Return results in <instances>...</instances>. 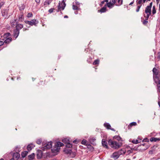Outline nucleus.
Returning a JSON list of instances; mask_svg holds the SVG:
<instances>
[{"label":"nucleus","instance_id":"nucleus-15","mask_svg":"<svg viewBox=\"0 0 160 160\" xmlns=\"http://www.w3.org/2000/svg\"><path fill=\"white\" fill-rule=\"evenodd\" d=\"M107 10V7L105 6V5L104 6L100 9L98 10V12H99L101 13H104L106 12Z\"/></svg>","mask_w":160,"mask_h":160},{"label":"nucleus","instance_id":"nucleus-32","mask_svg":"<svg viewBox=\"0 0 160 160\" xmlns=\"http://www.w3.org/2000/svg\"><path fill=\"white\" fill-rule=\"evenodd\" d=\"M76 151L75 152H73L72 153H71L70 155H71V157L72 158H73L75 157L76 155V152H77V148H75Z\"/></svg>","mask_w":160,"mask_h":160},{"label":"nucleus","instance_id":"nucleus-8","mask_svg":"<svg viewBox=\"0 0 160 160\" xmlns=\"http://www.w3.org/2000/svg\"><path fill=\"white\" fill-rule=\"evenodd\" d=\"M10 154L12 155V158L10 160H17L20 157V154L18 152H13L12 151L10 152Z\"/></svg>","mask_w":160,"mask_h":160},{"label":"nucleus","instance_id":"nucleus-22","mask_svg":"<svg viewBox=\"0 0 160 160\" xmlns=\"http://www.w3.org/2000/svg\"><path fill=\"white\" fill-rule=\"evenodd\" d=\"M19 20L20 22H22L24 19L23 14L22 12H21L20 14L18 16Z\"/></svg>","mask_w":160,"mask_h":160},{"label":"nucleus","instance_id":"nucleus-9","mask_svg":"<svg viewBox=\"0 0 160 160\" xmlns=\"http://www.w3.org/2000/svg\"><path fill=\"white\" fill-rule=\"evenodd\" d=\"M159 146L158 144H155L151 148V150L148 152V154L152 155L154 153V152L156 151V148Z\"/></svg>","mask_w":160,"mask_h":160},{"label":"nucleus","instance_id":"nucleus-6","mask_svg":"<svg viewBox=\"0 0 160 160\" xmlns=\"http://www.w3.org/2000/svg\"><path fill=\"white\" fill-rule=\"evenodd\" d=\"M24 22L26 24H28L30 26L34 25L35 26H37V24L39 22L38 20L34 19H32L31 21L25 20Z\"/></svg>","mask_w":160,"mask_h":160},{"label":"nucleus","instance_id":"nucleus-45","mask_svg":"<svg viewBox=\"0 0 160 160\" xmlns=\"http://www.w3.org/2000/svg\"><path fill=\"white\" fill-rule=\"evenodd\" d=\"M132 142L133 143L137 144L138 143H139L140 142V141H138L137 139L135 140L133 139L132 140Z\"/></svg>","mask_w":160,"mask_h":160},{"label":"nucleus","instance_id":"nucleus-21","mask_svg":"<svg viewBox=\"0 0 160 160\" xmlns=\"http://www.w3.org/2000/svg\"><path fill=\"white\" fill-rule=\"evenodd\" d=\"M145 13H146L151 14V8L147 6L145 8Z\"/></svg>","mask_w":160,"mask_h":160},{"label":"nucleus","instance_id":"nucleus-53","mask_svg":"<svg viewBox=\"0 0 160 160\" xmlns=\"http://www.w3.org/2000/svg\"><path fill=\"white\" fill-rule=\"evenodd\" d=\"M55 9V8H51L48 10V12L50 13H52L53 12V10Z\"/></svg>","mask_w":160,"mask_h":160},{"label":"nucleus","instance_id":"nucleus-38","mask_svg":"<svg viewBox=\"0 0 160 160\" xmlns=\"http://www.w3.org/2000/svg\"><path fill=\"white\" fill-rule=\"evenodd\" d=\"M81 143L82 144L86 145V146H87V145L88 144V143H87V140L85 139L82 140Z\"/></svg>","mask_w":160,"mask_h":160},{"label":"nucleus","instance_id":"nucleus-28","mask_svg":"<svg viewBox=\"0 0 160 160\" xmlns=\"http://www.w3.org/2000/svg\"><path fill=\"white\" fill-rule=\"evenodd\" d=\"M141 21L142 23V24L145 26H147V24L148 23V20L144 19V18L141 17Z\"/></svg>","mask_w":160,"mask_h":160},{"label":"nucleus","instance_id":"nucleus-52","mask_svg":"<svg viewBox=\"0 0 160 160\" xmlns=\"http://www.w3.org/2000/svg\"><path fill=\"white\" fill-rule=\"evenodd\" d=\"M33 14L32 12L28 13L27 15V17L28 18L32 17Z\"/></svg>","mask_w":160,"mask_h":160},{"label":"nucleus","instance_id":"nucleus-47","mask_svg":"<svg viewBox=\"0 0 160 160\" xmlns=\"http://www.w3.org/2000/svg\"><path fill=\"white\" fill-rule=\"evenodd\" d=\"M63 152L66 154H68L70 153L69 149H67L66 148H64L63 150Z\"/></svg>","mask_w":160,"mask_h":160},{"label":"nucleus","instance_id":"nucleus-48","mask_svg":"<svg viewBox=\"0 0 160 160\" xmlns=\"http://www.w3.org/2000/svg\"><path fill=\"white\" fill-rule=\"evenodd\" d=\"M141 6L142 5H138V6H137V8L136 10L137 12H138L139 11L140 9V8Z\"/></svg>","mask_w":160,"mask_h":160},{"label":"nucleus","instance_id":"nucleus-12","mask_svg":"<svg viewBox=\"0 0 160 160\" xmlns=\"http://www.w3.org/2000/svg\"><path fill=\"white\" fill-rule=\"evenodd\" d=\"M19 31L17 29H14L13 30V36L15 39H16L19 35Z\"/></svg>","mask_w":160,"mask_h":160},{"label":"nucleus","instance_id":"nucleus-59","mask_svg":"<svg viewBox=\"0 0 160 160\" xmlns=\"http://www.w3.org/2000/svg\"><path fill=\"white\" fill-rule=\"evenodd\" d=\"M92 59H90L88 58L87 60V62L89 63H91L92 62Z\"/></svg>","mask_w":160,"mask_h":160},{"label":"nucleus","instance_id":"nucleus-44","mask_svg":"<svg viewBox=\"0 0 160 160\" xmlns=\"http://www.w3.org/2000/svg\"><path fill=\"white\" fill-rule=\"evenodd\" d=\"M142 2L143 3V0H137L136 3H137V5L138 6V5H142L141 3Z\"/></svg>","mask_w":160,"mask_h":160},{"label":"nucleus","instance_id":"nucleus-41","mask_svg":"<svg viewBox=\"0 0 160 160\" xmlns=\"http://www.w3.org/2000/svg\"><path fill=\"white\" fill-rule=\"evenodd\" d=\"M72 144L70 142H69L68 143L66 144L65 145V148H72Z\"/></svg>","mask_w":160,"mask_h":160},{"label":"nucleus","instance_id":"nucleus-42","mask_svg":"<svg viewBox=\"0 0 160 160\" xmlns=\"http://www.w3.org/2000/svg\"><path fill=\"white\" fill-rule=\"evenodd\" d=\"M100 60L98 59L95 60L93 62V65H98L99 64Z\"/></svg>","mask_w":160,"mask_h":160},{"label":"nucleus","instance_id":"nucleus-50","mask_svg":"<svg viewBox=\"0 0 160 160\" xmlns=\"http://www.w3.org/2000/svg\"><path fill=\"white\" fill-rule=\"evenodd\" d=\"M149 141L150 140H149V139L148 138H145L142 140V142H149Z\"/></svg>","mask_w":160,"mask_h":160},{"label":"nucleus","instance_id":"nucleus-63","mask_svg":"<svg viewBox=\"0 0 160 160\" xmlns=\"http://www.w3.org/2000/svg\"><path fill=\"white\" fill-rule=\"evenodd\" d=\"M116 0H110V1L113 4H116Z\"/></svg>","mask_w":160,"mask_h":160},{"label":"nucleus","instance_id":"nucleus-19","mask_svg":"<svg viewBox=\"0 0 160 160\" xmlns=\"http://www.w3.org/2000/svg\"><path fill=\"white\" fill-rule=\"evenodd\" d=\"M115 139H116L118 141H123L122 139L119 135H116L113 137V139L114 140Z\"/></svg>","mask_w":160,"mask_h":160},{"label":"nucleus","instance_id":"nucleus-39","mask_svg":"<svg viewBox=\"0 0 160 160\" xmlns=\"http://www.w3.org/2000/svg\"><path fill=\"white\" fill-rule=\"evenodd\" d=\"M11 36V34L10 32H7L4 34L3 37L4 38H8Z\"/></svg>","mask_w":160,"mask_h":160},{"label":"nucleus","instance_id":"nucleus-25","mask_svg":"<svg viewBox=\"0 0 160 160\" xmlns=\"http://www.w3.org/2000/svg\"><path fill=\"white\" fill-rule=\"evenodd\" d=\"M62 141L65 144L68 143L69 142H70V141L69 140V138H64L63 139Z\"/></svg>","mask_w":160,"mask_h":160},{"label":"nucleus","instance_id":"nucleus-43","mask_svg":"<svg viewBox=\"0 0 160 160\" xmlns=\"http://www.w3.org/2000/svg\"><path fill=\"white\" fill-rule=\"evenodd\" d=\"M157 91L158 92H159L160 93V80L159 81V82L157 84Z\"/></svg>","mask_w":160,"mask_h":160},{"label":"nucleus","instance_id":"nucleus-1","mask_svg":"<svg viewBox=\"0 0 160 160\" xmlns=\"http://www.w3.org/2000/svg\"><path fill=\"white\" fill-rule=\"evenodd\" d=\"M60 148L56 147L54 145V148H52L51 149V152H47L46 153V158H47L48 157L51 158L53 156L57 155L59 151ZM44 158H45V157Z\"/></svg>","mask_w":160,"mask_h":160},{"label":"nucleus","instance_id":"nucleus-54","mask_svg":"<svg viewBox=\"0 0 160 160\" xmlns=\"http://www.w3.org/2000/svg\"><path fill=\"white\" fill-rule=\"evenodd\" d=\"M88 57V58L90 59H93L94 58V55L92 54H91V55H89Z\"/></svg>","mask_w":160,"mask_h":160},{"label":"nucleus","instance_id":"nucleus-31","mask_svg":"<svg viewBox=\"0 0 160 160\" xmlns=\"http://www.w3.org/2000/svg\"><path fill=\"white\" fill-rule=\"evenodd\" d=\"M28 153V152L27 151H24L22 152L21 153V155L22 158L25 157Z\"/></svg>","mask_w":160,"mask_h":160},{"label":"nucleus","instance_id":"nucleus-24","mask_svg":"<svg viewBox=\"0 0 160 160\" xmlns=\"http://www.w3.org/2000/svg\"><path fill=\"white\" fill-rule=\"evenodd\" d=\"M35 154L34 153H32L31 154L28 156V160H32L35 158Z\"/></svg>","mask_w":160,"mask_h":160},{"label":"nucleus","instance_id":"nucleus-64","mask_svg":"<svg viewBox=\"0 0 160 160\" xmlns=\"http://www.w3.org/2000/svg\"><path fill=\"white\" fill-rule=\"evenodd\" d=\"M75 2L76 5H79L80 4V3L79 2H78L76 0L75 1Z\"/></svg>","mask_w":160,"mask_h":160},{"label":"nucleus","instance_id":"nucleus-23","mask_svg":"<svg viewBox=\"0 0 160 160\" xmlns=\"http://www.w3.org/2000/svg\"><path fill=\"white\" fill-rule=\"evenodd\" d=\"M114 4H113L110 1L109 2L105 4V6L106 7L107 6L108 8H112L114 5Z\"/></svg>","mask_w":160,"mask_h":160},{"label":"nucleus","instance_id":"nucleus-51","mask_svg":"<svg viewBox=\"0 0 160 160\" xmlns=\"http://www.w3.org/2000/svg\"><path fill=\"white\" fill-rule=\"evenodd\" d=\"M42 141L41 139H38L37 140L36 142L37 144L38 145H40L41 144Z\"/></svg>","mask_w":160,"mask_h":160},{"label":"nucleus","instance_id":"nucleus-10","mask_svg":"<svg viewBox=\"0 0 160 160\" xmlns=\"http://www.w3.org/2000/svg\"><path fill=\"white\" fill-rule=\"evenodd\" d=\"M37 157L38 159H41L42 158L43 152L41 150L38 149L37 151Z\"/></svg>","mask_w":160,"mask_h":160},{"label":"nucleus","instance_id":"nucleus-2","mask_svg":"<svg viewBox=\"0 0 160 160\" xmlns=\"http://www.w3.org/2000/svg\"><path fill=\"white\" fill-rule=\"evenodd\" d=\"M126 152L125 148H122L118 152H113L111 156V158H113L115 160L117 159L120 155L124 154Z\"/></svg>","mask_w":160,"mask_h":160},{"label":"nucleus","instance_id":"nucleus-37","mask_svg":"<svg viewBox=\"0 0 160 160\" xmlns=\"http://www.w3.org/2000/svg\"><path fill=\"white\" fill-rule=\"evenodd\" d=\"M130 149L132 150H134L136 151H140L141 148H140V146H138L137 148L135 147L134 148H130Z\"/></svg>","mask_w":160,"mask_h":160},{"label":"nucleus","instance_id":"nucleus-20","mask_svg":"<svg viewBox=\"0 0 160 160\" xmlns=\"http://www.w3.org/2000/svg\"><path fill=\"white\" fill-rule=\"evenodd\" d=\"M96 140V139L95 138H92L89 139V141L91 144H92L94 146H95L96 145V143L95 142Z\"/></svg>","mask_w":160,"mask_h":160},{"label":"nucleus","instance_id":"nucleus-36","mask_svg":"<svg viewBox=\"0 0 160 160\" xmlns=\"http://www.w3.org/2000/svg\"><path fill=\"white\" fill-rule=\"evenodd\" d=\"M53 0H46L44 3V5H49Z\"/></svg>","mask_w":160,"mask_h":160},{"label":"nucleus","instance_id":"nucleus-34","mask_svg":"<svg viewBox=\"0 0 160 160\" xmlns=\"http://www.w3.org/2000/svg\"><path fill=\"white\" fill-rule=\"evenodd\" d=\"M103 125L108 129H109L111 127V125L108 123H105Z\"/></svg>","mask_w":160,"mask_h":160},{"label":"nucleus","instance_id":"nucleus-30","mask_svg":"<svg viewBox=\"0 0 160 160\" xmlns=\"http://www.w3.org/2000/svg\"><path fill=\"white\" fill-rule=\"evenodd\" d=\"M150 146L149 145V144H146L145 145V148H141V150H140V152H144V151L146 150L147 149H148L149 147Z\"/></svg>","mask_w":160,"mask_h":160},{"label":"nucleus","instance_id":"nucleus-4","mask_svg":"<svg viewBox=\"0 0 160 160\" xmlns=\"http://www.w3.org/2000/svg\"><path fill=\"white\" fill-rule=\"evenodd\" d=\"M53 142L52 141L48 142L46 143H45L44 142H42V145L44 146V147H41V149L43 151H44L46 149H48L52 148V144Z\"/></svg>","mask_w":160,"mask_h":160},{"label":"nucleus","instance_id":"nucleus-46","mask_svg":"<svg viewBox=\"0 0 160 160\" xmlns=\"http://www.w3.org/2000/svg\"><path fill=\"white\" fill-rule=\"evenodd\" d=\"M152 14L153 15H154L156 13V8L155 5L153 6L152 7Z\"/></svg>","mask_w":160,"mask_h":160},{"label":"nucleus","instance_id":"nucleus-55","mask_svg":"<svg viewBox=\"0 0 160 160\" xmlns=\"http://www.w3.org/2000/svg\"><path fill=\"white\" fill-rule=\"evenodd\" d=\"M25 8V6H22L19 7V10L20 11H22Z\"/></svg>","mask_w":160,"mask_h":160},{"label":"nucleus","instance_id":"nucleus-61","mask_svg":"<svg viewBox=\"0 0 160 160\" xmlns=\"http://www.w3.org/2000/svg\"><path fill=\"white\" fill-rule=\"evenodd\" d=\"M79 142V141L76 139L73 141V142L75 144H78Z\"/></svg>","mask_w":160,"mask_h":160},{"label":"nucleus","instance_id":"nucleus-17","mask_svg":"<svg viewBox=\"0 0 160 160\" xmlns=\"http://www.w3.org/2000/svg\"><path fill=\"white\" fill-rule=\"evenodd\" d=\"M150 141L151 142H157L160 141V138L151 137L150 139Z\"/></svg>","mask_w":160,"mask_h":160},{"label":"nucleus","instance_id":"nucleus-33","mask_svg":"<svg viewBox=\"0 0 160 160\" xmlns=\"http://www.w3.org/2000/svg\"><path fill=\"white\" fill-rule=\"evenodd\" d=\"M45 84V83L43 81H41L39 82H38L37 86L40 87L41 86H43Z\"/></svg>","mask_w":160,"mask_h":160},{"label":"nucleus","instance_id":"nucleus-14","mask_svg":"<svg viewBox=\"0 0 160 160\" xmlns=\"http://www.w3.org/2000/svg\"><path fill=\"white\" fill-rule=\"evenodd\" d=\"M102 146L107 149H108L109 147L108 145V143L106 140L104 139H102Z\"/></svg>","mask_w":160,"mask_h":160},{"label":"nucleus","instance_id":"nucleus-27","mask_svg":"<svg viewBox=\"0 0 160 160\" xmlns=\"http://www.w3.org/2000/svg\"><path fill=\"white\" fill-rule=\"evenodd\" d=\"M87 148L89 149L90 151L92 152L94 151V148L90 144H88L87 145Z\"/></svg>","mask_w":160,"mask_h":160},{"label":"nucleus","instance_id":"nucleus-18","mask_svg":"<svg viewBox=\"0 0 160 160\" xmlns=\"http://www.w3.org/2000/svg\"><path fill=\"white\" fill-rule=\"evenodd\" d=\"M54 145L56 147H57L58 148H60V147L63 146L64 145V144L63 143L59 141L57 142H55Z\"/></svg>","mask_w":160,"mask_h":160},{"label":"nucleus","instance_id":"nucleus-7","mask_svg":"<svg viewBox=\"0 0 160 160\" xmlns=\"http://www.w3.org/2000/svg\"><path fill=\"white\" fill-rule=\"evenodd\" d=\"M9 11V9L8 8L2 9L1 11L2 16L4 17L5 18H8L10 16V15L8 16Z\"/></svg>","mask_w":160,"mask_h":160},{"label":"nucleus","instance_id":"nucleus-5","mask_svg":"<svg viewBox=\"0 0 160 160\" xmlns=\"http://www.w3.org/2000/svg\"><path fill=\"white\" fill-rule=\"evenodd\" d=\"M153 72V78L154 82L156 83H158V81L155 80V78H158V75L159 74V72H160L159 70H158V69L155 67L153 68L152 70Z\"/></svg>","mask_w":160,"mask_h":160},{"label":"nucleus","instance_id":"nucleus-60","mask_svg":"<svg viewBox=\"0 0 160 160\" xmlns=\"http://www.w3.org/2000/svg\"><path fill=\"white\" fill-rule=\"evenodd\" d=\"M14 151L16 152H20L19 149L18 148V147L17 146L16 147L15 149L14 150Z\"/></svg>","mask_w":160,"mask_h":160},{"label":"nucleus","instance_id":"nucleus-3","mask_svg":"<svg viewBox=\"0 0 160 160\" xmlns=\"http://www.w3.org/2000/svg\"><path fill=\"white\" fill-rule=\"evenodd\" d=\"M109 145L112 148L116 149L120 148L118 143L117 141H113L111 139H109L108 141Z\"/></svg>","mask_w":160,"mask_h":160},{"label":"nucleus","instance_id":"nucleus-11","mask_svg":"<svg viewBox=\"0 0 160 160\" xmlns=\"http://www.w3.org/2000/svg\"><path fill=\"white\" fill-rule=\"evenodd\" d=\"M64 6H60V2H59L58 3V5L57 6L58 9L56 10V12H58L60 11H61V10H63L65 8L66 6V4H64Z\"/></svg>","mask_w":160,"mask_h":160},{"label":"nucleus","instance_id":"nucleus-29","mask_svg":"<svg viewBox=\"0 0 160 160\" xmlns=\"http://www.w3.org/2000/svg\"><path fill=\"white\" fill-rule=\"evenodd\" d=\"M6 40L4 42V43L7 44H8L12 41V38L11 37L5 38Z\"/></svg>","mask_w":160,"mask_h":160},{"label":"nucleus","instance_id":"nucleus-49","mask_svg":"<svg viewBox=\"0 0 160 160\" xmlns=\"http://www.w3.org/2000/svg\"><path fill=\"white\" fill-rule=\"evenodd\" d=\"M72 9L74 10H78L79 9V8L76 5L73 4L72 5Z\"/></svg>","mask_w":160,"mask_h":160},{"label":"nucleus","instance_id":"nucleus-13","mask_svg":"<svg viewBox=\"0 0 160 160\" xmlns=\"http://www.w3.org/2000/svg\"><path fill=\"white\" fill-rule=\"evenodd\" d=\"M35 147V145H34L32 143H31L27 146V149L28 150V152H30L31 151L32 148H33Z\"/></svg>","mask_w":160,"mask_h":160},{"label":"nucleus","instance_id":"nucleus-26","mask_svg":"<svg viewBox=\"0 0 160 160\" xmlns=\"http://www.w3.org/2000/svg\"><path fill=\"white\" fill-rule=\"evenodd\" d=\"M115 5L119 6L122 4L123 0H116Z\"/></svg>","mask_w":160,"mask_h":160},{"label":"nucleus","instance_id":"nucleus-62","mask_svg":"<svg viewBox=\"0 0 160 160\" xmlns=\"http://www.w3.org/2000/svg\"><path fill=\"white\" fill-rule=\"evenodd\" d=\"M152 2L149 3V5L147 6L151 8L152 6Z\"/></svg>","mask_w":160,"mask_h":160},{"label":"nucleus","instance_id":"nucleus-35","mask_svg":"<svg viewBox=\"0 0 160 160\" xmlns=\"http://www.w3.org/2000/svg\"><path fill=\"white\" fill-rule=\"evenodd\" d=\"M137 123L135 122H132L130 123L128 126V128L129 129L131 128L132 126H135L137 125Z\"/></svg>","mask_w":160,"mask_h":160},{"label":"nucleus","instance_id":"nucleus-56","mask_svg":"<svg viewBox=\"0 0 160 160\" xmlns=\"http://www.w3.org/2000/svg\"><path fill=\"white\" fill-rule=\"evenodd\" d=\"M127 154H126V155H127L130 154V153H132V151L131 149V150H128L127 151Z\"/></svg>","mask_w":160,"mask_h":160},{"label":"nucleus","instance_id":"nucleus-16","mask_svg":"<svg viewBox=\"0 0 160 160\" xmlns=\"http://www.w3.org/2000/svg\"><path fill=\"white\" fill-rule=\"evenodd\" d=\"M15 29H17L19 31L20 30L23 28V25L21 24L18 23L17 22L16 23V26H15Z\"/></svg>","mask_w":160,"mask_h":160},{"label":"nucleus","instance_id":"nucleus-58","mask_svg":"<svg viewBox=\"0 0 160 160\" xmlns=\"http://www.w3.org/2000/svg\"><path fill=\"white\" fill-rule=\"evenodd\" d=\"M157 59H158V61L160 60V52H159L158 53Z\"/></svg>","mask_w":160,"mask_h":160},{"label":"nucleus","instance_id":"nucleus-40","mask_svg":"<svg viewBox=\"0 0 160 160\" xmlns=\"http://www.w3.org/2000/svg\"><path fill=\"white\" fill-rule=\"evenodd\" d=\"M143 15L145 18V19H146V20H148L149 18V17L151 14H150L146 13L147 14V15H146L144 13H143Z\"/></svg>","mask_w":160,"mask_h":160},{"label":"nucleus","instance_id":"nucleus-57","mask_svg":"<svg viewBox=\"0 0 160 160\" xmlns=\"http://www.w3.org/2000/svg\"><path fill=\"white\" fill-rule=\"evenodd\" d=\"M5 2H0V9L1 8V7L4 4Z\"/></svg>","mask_w":160,"mask_h":160}]
</instances>
